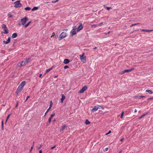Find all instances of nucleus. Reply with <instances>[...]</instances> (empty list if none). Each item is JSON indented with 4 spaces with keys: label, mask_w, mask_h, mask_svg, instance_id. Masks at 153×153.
I'll return each instance as SVG.
<instances>
[{
    "label": "nucleus",
    "mask_w": 153,
    "mask_h": 153,
    "mask_svg": "<svg viewBox=\"0 0 153 153\" xmlns=\"http://www.w3.org/2000/svg\"><path fill=\"white\" fill-rule=\"evenodd\" d=\"M81 61L84 63L86 62V57L85 56V53H83L82 55H79Z\"/></svg>",
    "instance_id": "1"
},
{
    "label": "nucleus",
    "mask_w": 153,
    "mask_h": 153,
    "mask_svg": "<svg viewBox=\"0 0 153 153\" xmlns=\"http://www.w3.org/2000/svg\"><path fill=\"white\" fill-rule=\"evenodd\" d=\"M14 4V7L16 8H19L22 6V5L21 3H20V1H17L15 2Z\"/></svg>",
    "instance_id": "2"
},
{
    "label": "nucleus",
    "mask_w": 153,
    "mask_h": 153,
    "mask_svg": "<svg viewBox=\"0 0 153 153\" xmlns=\"http://www.w3.org/2000/svg\"><path fill=\"white\" fill-rule=\"evenodd\" d=\"M67 36V34L66 33H65L64 32H62L59 36V40H61L63 38Z\"/></svg>",
    "instance_id": "3"
},
{
    "label": "nucleus",
    "mask_w": 153,
    "mask_h": 153,
    "mask_svg": "<svg viewBox=\"0 0 153 153\" xmlns=\"http://www.w3.org/2000/svg\"><path fill=\"white\" fill-rule=\"evenodd\" d=\"M28 20V18L27 17H25L21 19V22L22 25H24L26 23Z\"/></svg>",
    "instance_id": "4"
},
{
    "label": "nucleus",
    "mask_w": 153,
    "mask_h": 153,
    "mask_svg": "<svg viewBox=\"0 0 153 153\" xmlns=\"http://www.w3.org/2000/svg\"><path fill=\"white\" fill-rule=\"evenodd\" d=\"M87 89V86H83L82 88L78 92L79 93H84V91Z\"/></svg>",
    "instance_id": "5"
},
{
    "label": "nucleus",
    "mask_w": 153,
    "mask_h": 153,
    "mask_svg": "<svg viewBox=\"0 0 153 153\" xmlns=\"http://www.w3.org/2000/svg\"><path fill=\"white\" fill-rule=\"evenodd\" d=\"M99 107H101L99 105L96 106L94 107L92 110V111L93 112H95L99 108Z\"/></svg>",
    "instance_id": "6"
},
{
    "label": "nucleus",
    "mask_w": 153,
    "mask_h": 153,
    "mask_svg": "<svg viewBox=\"0 0 153 153\" xmlns=\"http://www.w3.org/2000/svg\"><path fill=\"white\" fill-rule=\"evenodd\" d=\"M25 65V61H22L19 63L17 65L18 67H20L21 66H23Z\"/></svg>",
    "instance_id": "7"
},
{
    "label": "nucleus",
    "mask_w": 153,
    "mask_h": 153,
    "mask_svg": "<svg viewBox=\"0 0 153 153\" xmlns=\"http://www.w3.org/2000/svg\"><path fill=\"white\" fill-rule=\"evenodd\" d=\"M22 89L23 88H22L19 86L16 91V93L17 94H18Z\"/></svg>",
    "instance_id": "8"
},
{
    "label": "nucleus",
    "mask_w": 153,
    "mask_h": 153,
    "mask_svg": "<svg viewBox=\"0 0 153 153\" xmlns=\"http://www.w3.org/2000/svg\"><path fill=\"white\" fill-rule=\"evenodd\" d=\"M55 115V113H53L52 114H51L50 118L48 119V122H49V123H50L51 121V119Z\"/></svg>",
    "instance_id": "9"
},
{
    "label": "nucleus",
    "mask_w": 153,
    "mask_h": 153,
    "mask_svg": "<svg viewBox=\"0 0 153 153\" xmlns=\"http://www.w3.org/2000/svg\"><path fill=\"white\" fill-rule=\"evenodd\" d=\"M25 81L22 82L19 86L20 87H21L22 88H23L24 86L25 85Z\"/></svg>",
    "instance_id": "10"
},
{
    "label": "nucleus",
    "mask_w": 153,
    "mask_h": 153,
    "mask_svg": "<svg viewBox=\"0 0 153 153\" xmlns=\"http://www.w3.org/2000/svg\"><path fill=\"white\" fill-rule=\"evenodd\" d=\"M140 30L141 31H145L146 32H151V31H153V29L149 30H147V29H142Z\"/></svg>",
    "instance_id": "11"
},
{
    "label": "nucleus",
    "mask_w": 153,
    "mask_h": 153,
    "mask_svg": "<svg viewBox=\"0 0 153 153\" xmlns=\"http://www.w3.org/2000/svg\"><path fill=\"white\" fill-rule=\"evenodd\" d=\"M10 42V37H9L7 41H3V42L5 43V44H7Z\"/></svg>",
    "instance_id": "12"
},
{
    "label": "nucleus",
    "mask_w": 153,
    "mask_h": 153,
    "mask_svg": "<svg viewBox=\"0 0 153 153\" xmlns=\"http://www.w3.org/2000/svg\"><path fill=\"white\" fill-rule=\"evenodd\" d=\"M65 95L63 94H62V98L61 99V102L62 103L63 100L65 99Z\"/></svg>",
    "instance_id": "13"
},
{
    "label": "nucleus",
    "mask_w": 153,
    "mask_h": 153,
    "mask_svg": "<svg viewBox=\"0 0 153 153\" xmlns=\"http://www.w3.org/2000/svg\"><path fill=\"white\" fill-rule=\"evenodd\" d=\"M83 28V27L81 24L79 26L77 29V32L79 31Z\"/></svg>",
    "instance_id": "14"
},
{
    "label": "nucleus",
    "mask_w": 153,
    "mask_h": 153,
    "mask_svg": "<svg viewBox=\"0 0 153 153\" xmlns=\"http://www.w3.org/2000/svg\"><path fill=\"white\" fill-rule=\"evenodd\" d=\"M70 62L69 60L68 59H65L64 60L63 63L65 64H67Z\"/></svg>",
    "instance_id": "15"
},
{
    "label": "nucleus",
    "mask_w": 153,
    "mask_h": 153,
    "mask_svg": "<svg viewBox=\"0 0 153 153\" xmlns=\"http://www.w3.org/2000/svg\"><path fill=\"white\" fill-rule=\"evenodd\" d=\"M67 127V126H66L65 125H64L62 126V128L60 129L59 131L60 132H61L62 131H63L65 128Z\"/></svg>",
    "instance_id": "16"
},
{
    "label": "nucleus",
    "mask_w": 153,
    "mask_h": 153,
    "mask_svg": "<svg viewBox=\"0 0 153 153\" xmlns=\"http://www.w3.org/2000/svg\"><path fill=\"white\" fill-rule=\"evenodd\" d=\"M3 30L4 31V33L5 34H7L8 33V30L7 28V27H6V28H3Z\"/></svg>",
    "instance_id": "17"
},
{
    "label": "nucleus",
    "mask_w": 153,
    "mask_h": 153,
    "mask_svg": "<svg viewBox=\"0 0 153 153\" xmlns=\"http://www.w3.org/2000/svg\"><path fill=\"white\" fill-rule=\"evenodd\" d=\"M17 34L16 33H13L12 36V38H14L17 37Z\"/></svg>",
    "instance_id": "18"
},
{
    "label": "nucleus",
    "mask_w": 153,
    "mask_h": 153,
    "mask_svg": "<svg viewBox=\"0 0 153 153\" xmlns=\"http://www.w3.org/2000/svg\"><path fill=\"white\" fill-rule=\"evenodd\" d=\"M71 32V35L72 36L75 35L76 34V32L75 30H72Z\"/></svg>",
    "instance_id": "19"
},
{
    "label": "nucleus",
    "mask_w": 153,
    "mask_h": 153,
    "mask_svg": "<svg viewBox=\"0 0 153 153\" xmlns=\"http://www.w3.org/2000/svg\"><path fill=\"white\" fill-rule=\"evenodd\" d=\"M134 69V68H132L131 69H130V70H124V72H125V73H126V72H131L132 70H133Z\"/></svg>",
    "instance_id": "20"
},
{
    "label": "nucleus",
    "mask_w": 153,
    "mask_h": 153,
    "mask_svg": "<svg viewBox=\"0 0 153 153\" xmlns=\"http://www.w3.org/2000/svg\"><path fill=\"white\" fill-rule=\"evenodd\" d=\"M147 114V113H146V114H143V115H142L140 117H139V118H138V119H141L143 117H144Z\"/></svg>",
    "instance_id": "21"
},
{
    "label": "nucleus",
    "mask_w": 153,
    "mask_h": 153,
    "mask_svg": "<svg viewBox=\"0 0 153 153\" xmlns=\"http://www.w3.org/2000/svg\"><path fill=\"white\" fill-rule=\"evenodd\" d=\"M53 67L54 66H52L50 68L47 69L46 71V72H48L50 71L51 70H52V69L53 68Z\"/></svg>",
    "instance_id": "22"
},
{
    "label": "nucleus",
    "mask_w": 153,
    "mask_h": 153,
    "mask_svg": "<svg viewBox=\"0 0 153 153\" xmlns=\"http://www.w3.org/2000/svg\"><path fill=\"white\" fill-rule=\"evenodd\" d=\"M31 22V21L29 22L27 24L25 25V27H27L30 24Z\"/></svg>",
    "instance_id": "23"
},
{
    "label": "nucleus",
    "mask_w": 153,
    "mask_h": 153,
    "mask_svg": "<svg viewBox=\"0 0 153 153\" xmlns=\"http://www.w3.org/2000/svg\"><path fill=\"white\" fill-rule=\"evenodd\" d=\"M146 92L149 93L150 94H152L153 93V92L151 90H146Z\"/></svg>",
    "instance_id": "24"
},
{
    "label": "nucleus",
    "mask_w": 153,
    "mask_h": 153,
    "mask_svg": "<svg viewBox=\"0 0 153 153\" xmlns=\"http://www.w3.org/2000/svg\"><path fill=\"white\" fill-rule=\"evenodd\" d=\"M85 123L86 125H88L90 123V122L88 120H86L85 121Z\"/></svg>",
    "instance_id": "25"
},
{
    "label": "nucleus",
    "mask_w": 153,
    "mask_h": 153,
    "mask_svg": "<svg viewBox=\"0 0 153 153\" xmlns=\"http://www.w3.org/2000/svg\"><path fill=\"white\" fill-rule=\"evenodd\" d=\"M103 6L104 7H106V8L107 9V10H110V9H112V8L111 7H106L105 6V5H103Z\"/></svg>",
    "instance_id": "26"
},
{
    "label": "nucleus",
    "mask_w": 153,
    "mask_h": 153,
    "mask_svg": "<svg viewBox=\"0 0 153 153\" xmlns=\"http://www.w3.org/2000/svg\"><path fill=\"white\" fill-rule=\"evenodd\" d=\"M25 9L26 10H31V8L30 7H25Z\"/></svg>",
    "instance_id": "27"
},
{
    "label": "nucleus",
    "mask_w": 153,
    "mask_h": 153,
    "mask_svg": "<svg viewBox=\"0 0 153 153\" xmlns=\"http://www.w3.org/2000/svg\"><path fill=\"white\" fill-rule=\"evenodd\" d=\"M98 26V25L97 24H94V25H91V27H97Z\"/></svg>",
    "instance_id": "28"
},
{
    "label": "nucleus",
    "mask_w": 153,
    "mask_h": 153,
    "mask_svg": "<svg viewBox=\"0 0 153 153\" xmlns=\"http://www.w3.org/2000/svg\"><path fill=\"white\" fill-rule=\"evenodd\" d=\"M38 9V7H34L32 9V11L35 10H37Z\"/></svg>",
    "instance_id": "29"
},
{
    "label": "nucleus",
    "mask_w": 153,
    "mask_h": 153,
    "mask_svg": "<svg viewBox=\"0 0 153 153\" xmlns=\"http://www.w3.org/2000/svg\"><path fill=\"white\" fill-rule=\"evenodd\" d=\"M145 97L144 96H137V97L139 99H141L143 97Z\"/></svg>",
    "instance_id": "30"
},
{
    "label": "nucleus",
    "mask_w": 153,
    "mask_h": 153,
    "mask_svg": "<svg viewBox=\"0 0 153 153\" xmlns=\"http://www.w3.org/2000/svg\"><path fill=\"white\" fill-rule=\"evenodd\" d=\"M8 15L9 16V18H11L13 16V15L10 13H8Z\"/></svg>",
    "instance_id": "31"
},
{
    "label": "nucleus",
    "mask_w": 153,
    "mask_h": 153,
    "mask_svg": "<svg viewBox=\"0 0 153 153\" xmlns=\"http://www.w3.org/2000/svg\"><path fill=\"white\" fill-rule=\"evenodd\" d=\"M124 113V111H123L121 115V118H122L123 117V115Z\"/></svg>",
    "instance_id": "32"
},
{
    "label": "nucleus",
    "mask_w": 153,
    "mask_h": 153,
    "mask_svg": "<svg viewBox=\"0 0 153 153\" xmlns=\"http://www.w3.org/2000/svg\"><path fill=\"white\" fill-rule=\"evenodd\" d=\"M7 27L6 25L5 24H3L2 25V28H5Z\"/></svg>",
    "instance_id": "33"
},
{
    "label": "nucleus",
    "mask_w": 153,
    "mask_h": 153,
    "mask_svg": "<svg viewBox=\"0 0 153 153\" xmlns=\"http://www.w3.org/2000/svg\"><path fill=\"white\" fill-rule=\"evenodd\" d=\"M30 59L29 58H27V59H26L25 60V62H27V63H28V62H29V61L30 60Z\"/></svg>",
    "instance_id": "34"
},
{
    "label": "nucleus",
    "mask_w": 153,
    "mask_h": 153,
    "mask_svg": "<svg viewBox=\"0 0 153 153\" xmlns=\"http://www.w3.org/2000/svg\"><path fill=\"white\" fill-rule=\"evenodd\" d=\"M111 130H110V131H108V133H106L105 134V135H107L108 134H110L111 133Z\"/></svg>",
    "instance_id": "35"
},
{
    "label": "nucleus",
    "mask_w": 153,
    "mask_h": 153,
    "mask_svg": "<svg viewBox=\"0 0 153 153\" xmlns=\"http://www.w3.org/2000/svg\"><path fill=\"white\" fill-rule=\"evenodd\" d=\"M55 38L56 39H57L58 37V35L57 34H56L55 35Z\"/></svg>",
    "instance_id": "36"
},
{
    "label": "nucleus",
    "mask_w": 153,
    "mask_h": 153,
    "mask_svg": "<svg viewBox=\"0 0 153 153\" xmlns=\"http://www.w3.org/2000/svg\"><path fill=\"white\" fill-rule=\"evenodd\" d=\"M59 0H56L54 1H52V3H55L57 2Z\"/></svg>",
    "instance_id": "37"
},
{
    "label": "nucleus",
    "mask_w": 153,
    "mask_h": 153,
    "mask_svg": "<svg viewBox=\"0 0 153 153\" xmlns=\"http://www.w3.org/2000/svg\"><path fill=\"white\" fill-rule=\"evenodd\" d=\"M69 67L67 65H66L64 66V68L65 69L68 68Z\"/></svg>",
    "instance_id": "38"
},
{
    "label": "nucleus",
    "mask_w": 153,
    "mask_h": 153,
    "mask_svg": "<svg viewBox=\"0 0 153 153\" xmlns=\"http://www.w3.org/2000/svg\"><path fill=\"white\" fill-rule=\"evenodd\" d=\"M52 105H53V103H52V101H51L50 102V107H51Z\"/></svg>",
    "instance_id": "39"
},
{
    "label": "nucleus",
    "mask_w": 153,
    "mask_h": 153,
    "mask_svg": "<svg viewBox=\"0 0 153 153\" xmlns=\"http://www.w3.org/2000/svg\"><path fill=\"white\" fill-rule=\"evenodd\" d=\"M3 122H4V121L3 120H2L1 121V126H2V127H3Z\"/></svg>",
    "instance_id": "40"
},
{
    "label": "nucleus",
    "mask_w": 153,
    "mask_h": 153,
    "mask_svg": "<svg viewBox=\"0 0 153 153\" xmlns=\"http://www.w3.org/2000/svg\"><path fill=\"white\" fill-rule=\"evenodd\" d=\"M108 149V148H106L104 150V152H106L107 151Z\"/></svg>",
    "instance_id": "41"
},
{
    "label": "nucleus",
    "mask_w": 153,
    "mask_h": 153,
    "mask_svg": "<svg viewBox=\"0 0 153 153\" xmlns=\"http://www.w3.org/2000/svg\"><path fill=\"white\" fill-rule=\"evenodd\" d=\"M125 73V72H124V70L123 71H122L120 73V74H124Z\"/></svg>",
    "instance_id": "42"
},
{
    "label": "nucleus",
    "mask_w": 153,
    "mask_h": 153,
    "mask_svg": "<svg viewBox=\"0 0 153 153\" xmlns=\"http://www.w3.org/2000/svg\"><path fill=\"white\" fill-rule=\"evenodd\" d=\"M76 29V27H73V29L72 30H75Z\"/></svg>",
    "instance_id": "43"
},
{
    "label": "nucleus",
    "mask_w": 153,
    "mask_h": 153,
    "mask_svg": "<svg viewBox=\"0 0 153 153\" xmlns=\"http://www.w3.org/2000/svg\"><path fill=\"white\" fill-rule=\"evenodd\" d=\"M55 147H56V146H53L51 148V149H54Z\"/></svg>",
    "instance_id": "44"
},
{
    "label": "nucleus",
    "mask_w": 153,
    "mask_h": 153,
    "mask_svg": "<svg viewBox=\"0 0 153 153\" xmlns=\"http://www.w3.org/2000/svg\"><path fill=\"white\" fill-rule=\"evenodd\" d=\"M33 145L31 148V149H30V152H31L32 151V149H33Z\"/></svg>",
    "instance_id": "45"
},
{
    "label": "nucleus",
    "mask_w": 153,
    "mask_h": 153,
    "mask_svg": "<svg viewBox=\"0 0 153 153\" xmlns=\"http://www.w3.org/2000/svg\"><path fill=\"white\" fill-rule=\"evenodd\" d=\"M103 24V22H101L100 23H99V24H98V25H99V26H101V25H102Z\"/></svg>",
    "instance_id": "46"
},
{
    "label": "nucleus",
    "mask_w": 153,
    "mask_h": 153,
    "mask_svg": "<svg viewBox=\"0 0 153 153\" xmlns=\"http://www.w3.org/2000/svg\"><path fill=\"white\" fill-rule=\"evenodd\" d=\"M10 114H9L8 115V116H7V119H8L9 118V117L10 116Z\"/></svg>",
    "instance_id": "47"
},
{
    "label": "nucleus",
    "mask_w": 153,
    "mask_h": 153,
    "mask_svg": "<svg viewBox=\"0 0 153 153\" xmlns=\"http://www.w3.org/2000/svg\"><path fill=\"white\" fill-rule=\"evenodd\" d=\"M30 97V96H27V98H26V100L25 101H26L28 99V98H29Z\"/></svg>",
    "instance_id": "48"
},
{
    "label": "nucleus",
    "mask_w": 153,
    "mask_h": 153,
    "mask_svg": "<svg viewBox=\"0 0 153 153\" xmlns=\"http://www.w3.org/2000/svg\"><path fill=\"white\" fill-rule=\"evenodd\" d=\"M51 108V107H49V108L47 110V111L48 112V111L50 110V109Z\"/></svg>",
    "instance_id": "49"
},
{
    "label": "nucleus",
    "mask_w": 153,
    "mask_h": 153,
    "mask_svg": "<svg viewBox=\"0 0 153 153\" xmlns=\"http://www.w3.org/2000/svg\"><path fill=\"white\" fill-rule=\"evenodd\" d=\"M123 140H124V138H122V139H121L120 140V141L122 142V141H123Z\"/></svg>",
    "instance_id": "50"
},
{
    "label": "nucleus",
    "mask_w": 153,
    "mask_h": 153,
    "mask_svg": "<svg viewBox=\"0 0 153 153\" xmlns=\"http://www.w3.org/2000/svg\"><path fill=\"white\" fill-rule=\"evenodd\" d=\"M137 112V110L136 109H135L134 110V113H136Z\"/></svg>",
    "instance_id": "51"
},
{
    "label": "nucleus",
    "mask_w": 153,
    "mask_h": 153,
    "mask_svg": "<svg viewBox=\"0 0 153 153\" xmlns=\"http://www.w3.org/2000/svg\"><path fill=\"white\" fill-rule=\"evenodd\" d=\"M48 111H47L45 113L44 115V116H45L46 115V114L48 113Z\"/></svg>",
    "instance_id": "52"
},
{
    "label": "nucleus",
    "mask_w": 153,
    "mask_h": 153,
    "mask_svg": "<svg viewBox=\"0 0 153 153\" xmlns=\"http://www.w3.org/2000/svg\"><path fill=\"white\" fill-rule=\"evenodd\" d=\"M42 150H40L39 151V153H42Z\"/></svg>",
    "instance_id": "53"
},
{
    "label": "nucleus",
    "mask_w": 153,
    "mask_h": 153,
    "mask_svg": "<svg viewBox=\"0 0 153 153\" xmlns=\"http://www.w3.org/2000/svg\"><path fill=\"white\" fill-rule=\"evenodd\" d=\"M42 74H39V77H41V76H42Z\"/></svg>",
    "instance_id": "54"
},
{
    "label": "nucleus",
    "mask_w": 153,
    "mask_h": 153,
    "mask_svg": "<svg viewBox=\"0 0 153 153\" xmlns=\"http://www.w3.org/2000/svg\"><path fill=\"white\" fill-rule=\"evenodd\" d=\"M42 145H39V149H40L42 147Z\"/></svg>",
    "instance_id": "55"
},
{
    "label": "nucleus",
    "mask_w": 153,
    "mask_h": 153,
    "mask_svg": "<svg viewBox=\"0 0 153 153\" xmlns=\"http://www.w3.org/2000/svg\"><path fill=\"white\" fill-rule=\"evenodd\" d=\"M110 33V31H109L107 33H105V34H106V35H107V34H109V33Z\"/></svg>",
    "instance_id": "56"
},
{
    "label": "nucleus",
    "mask_w": 153,
    "mask_h": 153,
    "mask_svg": "<svg viewBox=\"0 0 153 153\" xmlns=\"http://www.w3.org/2000/svg\"><path fill=\"white\" fill-rule=\"evenodd\" d=\"M139 24V23H135V24H134V25H138Z\"/></svg>",
    "instance_id": "57"
},
{
    "label": "nucleus",
    "mask_w": 153,
    "mask_h": 153,
    "mask_svg": "<svg viewBox=\"0 0 153 153\" xmlns=\"http://www.w3.org/2000/svg\"><path fill=\"white\" fill-rule=\"evenodd\" d=\"M134 26V24H133L131 25L130 26V27H132V26Z\"/></svg>",
    "instance_id": "58"
},
{
    "label": "nucleus",
    "mask_w": 153,
    "mask_h": 153,
    "mask_svg": "<svg viewBox=\"0 0 153 153\" xmlns=\"http://www.w3.org/2000/svg\"><path fill=\"white\" fill-rule=\"evenodd\" d=\"M22 24V23H19V26H20Z\"/></svg>",
    "instance_id": "59"
},
{
    "label": "nucleus",
    "mask_w": 153,
    "mask_h": 153,
    "mask_svg": "<svg viewBox=\"0 0 153 153\" xmlns=\"http://www.w3.org/2000/svg\"><path fill=\"white\" fill-rule=\"evenodd\" d=\"M56 120L55 119L54 120H53V123H54V122L55 121H56Z\"/></svg>",
    "instance_id": "60"
},
{
    "label": "nucleus",
    "mask_w": 153,
    "mask_h": 153,
    "mask_svg": "<svg viewBox=\"0 0 153 153\" xmlns=\"http://www.w3.org/2000/svg\"><path fill=\"white\" fill-rule=\"evenodd\" d=\"M97 49V47H95L94 48V49Z\"/></svg>",
    "instance_id": "61"
},
{
    "label": "nucleus",
    "mask_w": 153,
    "mask_h": 153,
    "mask_svg": "<svg viewBox=\"0 0 153 153\" xmlns=\"http://www.w3.org/2000/svg\"><path fill=\"white\" fill-rule=\"evenodd\" d=\"M65 30V31H67L68 30V29H65V30Z\"/></svg>",
    "instance_id": "62"
},
{
    "label": "nucleus",
    "mask_w": 153,
    "mask_h": 153,
    "mask_svg": "<svg viewBox=\"0 0 153 153\" xmlns=\"http://www.w3.org/2000/svg\"><path fill=\"white\" fill-rule=\"evenodd\" d=\"M7 120H8V119H6V121H5V123H7Z\"/></svg>",
    "instance_id": "63"
},
{
    "label": "nucleus",
    "mask_w": 153,
    "mask_h": 153,
    "mask_svg": "<svg viewBox=\"0 0 153 153\" xmlns=\"http://www.w3.org/2000/svg\"><path fill=\"white\" fill-rule=\"evenodd\" d=\"M58 76L56 75V76H54V78H56V77H58Z\"/></svg>",
    "instance_id": "64"
}]
</instances>
